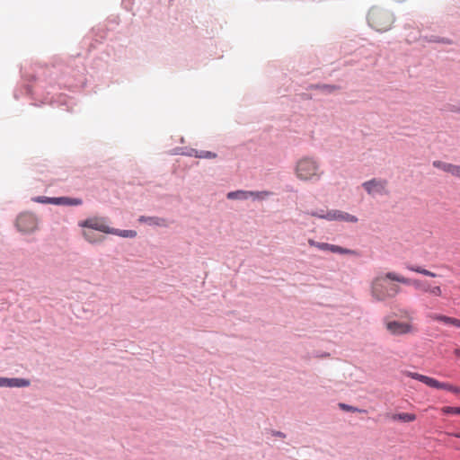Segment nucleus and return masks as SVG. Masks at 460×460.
<instances>
[{
  "label": "nucleus",
  "mask_w": 460,
  "mask_h": 460,
  "mask_svg": "<svg viewBox=\"0 0 460 460\" xmlns=\"http://www.w3.org/2000/svg\"><path fill=\"white\" fill-rule=\"evenodd\" d=\"M426 39H427V40L429 42H438V43H439V40H440V37L435 36V35H431L429 37H427Z\"/></svg>",
  "instance_id": "473e14b6"
},
{
  "label": "nucleus",
  "mask_w": 460,
  "mask_h": 460,
  "mask_svg": "<svg viewBox=\"0 0 460 460\" xmlns=\"http://www.w3.org/2000/svg\"><path fill=\"white\" fill-rule=\"evenodd\" d=\"M406 269L409 270L410 271L417 272V273L422 274L424 276H428V277H431V278L437 277L436 273L429 271L426 269H423L420 266L407 264Z\"/></svg>",
  "instance_id": "4be33fe9"
},
{
  "label": "nucleus",
  "mask_w": 460,
  "mask_h": 460,
  "mask_svg": "<svg viewBox=\"0 0 460 460\" xmlns=\"http://www.w3.org/2000/svg\"><path fill=\"white\" fill-rule=\"evenodd\" d=\"M273 435L279 438H286V435L281 431H275Z\"/></svg>",
  "instance_id": "e433bc0d"
},
{
  "label": "nucleus",
  "mask_w": 460,
  "mask_h": 460,
  "mask_svg": "<svg viewBox=\"0 0 460 460\" xmlns=\"http://www.w3.org/2000/svg\"><path fill=\"white\" fill-rule=\"evenodd\" d=\"M5 386V377L0 376V387Z\"/></svg>",
  "instance_id": "58836bf2"
},
{
  "label": "nucleus",
  "mask_w": 460,
  "mask_h": 460,
  "mask_svg": "<svg viewBox=\"0 0 460 460\" xmlns=\"http://www.w3.org/2000/svg\"><path fill=\"white\" fill-rule=\"evenodd\" d=\"M271 192L267 190H261V191H253V190H248V196L249 199H252V200H263L267 199Z\"/></svg>",
  "instance_id": "5701e85b"
},
{
  "label": "nucleus",
  "mask_w": 460,
  "mask_h": 460,
  "mask_svg": "<svg viewBox=\"0 0 460 460\" xmlns=\"http://www.w3.org/2000/svg\"><path fill=\"white\" fill-rule=\"evenodd\" d=\"M339 407L341 410L346 411H351V412H360V411H362V410H360V409H358L357 407H354L352 405L346 404V403H343V402L339 403Z\"/></svg>",
  "instance_id": "c756f323"
},
{
  "label": "nucleus",
  "mask_w": 460,
  "mask_h": 460,
  "mask_svg": "<svg viewBox=\"0 0 460 460\" xmlns=\"http://www.w3.org/2000/svg\"><path fill=\"white\" fill-rule=\"evenodd\" d=\"M83 199L73 197H57V206H81Z\"/></svg>",
  "instance_id": "ddd939ff"
},
{
  "label": "nucleus",
  "mask_w": 460,
  "mask_h": 460,
  "mask_svg": "<svg viewBox=\"0 0 460 460\" xmlns=\"http://www.w3.org/2000/svg\"><path fill=\"white\" fill-rule=\"evenodd\" d=\"M407 376L411 377V379L420 381L426 385L436 388V389H443L448 392H451L453 394H460V387L456 386L450 383L447 382H440L433 377L419 374L416 372H408Z\"/></svg>",
  "instance_id": "39448f33"
},
{
  "label": "nucleus",
  "mask_w": 460,
  "mask_h": 460,
  "mask_svg": "<svg viewBox=\"0 0 460 460\" xmlns=\"http://www.w3.org/2000/svg\"><path fill=\"white\" fill-rule=\"evenodd\" d=\"M367 22L377 31H386L394 22V15L378 7H372L367 14Z\"/></svg>",
  "instance_id": "20e7f679"
},
{
  "label": "nucleus",
  "mask_w": 460,
  "mask_h": 460,
  "mask_svg": "<svg viewBox=\"0 0 460 460\" xmlns=\"http://www.w3.org/2000/svg\"><path fill=\"white\" fill-rule=\"evenodd\" d=\"M31 73L22 69V76L27 83L22 91L36 100L40 92L46 88L44 82L49 79V87L54 88L57 84L59 88L68 89L83 87L86 84L85 67L80 55L70 58L67 61H60L51 66H37L31 68Z\"/></svg>",
  "instance_id": "f257e3e1"
},
{
  "label": "nucleus",
  "mask_w": 460,
  "mask_h": 460,
  "mask_svg": "<svg viewBox=\"0 0 460 460\" xmlns=\"http://www.w3.org/2000/svg\"><path fill=\"white\" fill-rule=\"evenodd\" d=\"M433 319L438 322L443 323L446 325H453L454 321H455L454 317H450V316H447V315H443V314H436L433 317Z\"/></svg>",
  "instance_id": "bb28decb"
},
{
  "label": "nucleus",
  "mask_w": 460,
  "mask_h": 460,
  "mask_svg": "<svg viewBox=\"0 0 460 460\" xmlns=\"http://www.w3.org/2000/svg\"><path fill=\"white\" fill-rule=\"evenodd\" d=\"M226 198L231 200H246L249 199L248 190H237L229 191L226 194Z\"/></svg>",
  "instance_id": "6ab92c4d"
},
{
  "label": "nucleus",
  "mask_w": 460,
  "mask_h": 460,
  "mask_svg": "<svg viewBox=\"0 0 460 460\" xmlns=\"http://www.w3.org/2000/svg\"><path fill=\"white\" fill-rule=\"evenodd\" d=\"M412 286L417 290H421L423 292L428 293L429 283L420 279H414V281H412Z\"/></svg>",
  "instance_id": "a878e982"
},
{
  "label": "nucleus",
  "mask_w": 460,
  "mask_h": 460,
  "mask_svg": "<svg viewBox=\"0 0 460 460\" xmlns=\"http://www.w3.org/2000/svg\"><path fill=\"white\" fill-rule=\"evenodd\" d=\"M139 223L146 224L150 226H160L165 227L167 226V221L164 217H147V216H140L137 219Z\"/></svg>",
  "instance_id": "9b49d317"
},
{
  "label": "nucleus",
  "mask_w": 460,
  "mask_h": 460,
  "mask_svg": "<svg viewBox=\"0 0 460 460\" xmlns=\"http://www.w3.org/2000/svg\"><path fill=\"white\" fill-rule=\"evenodd\" d=\"M428 293H429V294H431V295H433L435 296H440L442 295V290H441V288L439 286L431 287L429 285Z\"/></svg>",
  "instance_id": "7c9ffc66"
},
{
  "label": "nucleus",
  "mask_w": 460,
  "mask_h": 460,
  "mask_svg": "<svg viewBox=\"0 0 460 460\" xmlns=\"http://www.w3.org/2000/svg\"><path fill=\"white\" fill-rule=\"evenodd\" d=\"M439 43H443V44H452L453 41L448 39V38H443V37H440V40H439Z\"/></svg>",
  "instance_id": "f704fd0d"
},
{
  "label": "nucleus",
  "mask_w": 460,
  "mask_h": 460,
  "mask_svg": "<svg viewBox=\"0 0 460 460\" xmlns=\"http://www.w3.org/2000/svg\"><path fill=\"white\" fill-rule=\"evenodd\" d=\"M387 330L394 335H402L412 332L413 327L408 323L391 321L386 324Z\"/></svg>",
  "instance_id": "1a4fd4ad"
},
{
  "label": "nucleus",
  "mask_w": 460,
  "mask_h": 460,
  "mask_svg": "<svg viewBox=\"0 0 460 460\" xmlns=\"http://www.w3.org/2000/svg\"><path fill=\"white\" fill-rule=\"evenodd\" d=\"M71 100L68 99L66 95H59L57 100L53 101L52 97L49 98L48 96L43 97L41 101L42 103L50 102L51 104L58 103L60 106H66L67 111H70L69 103Z\"/></svg>",
  "instance_id": "f3484780"
},
{
  "label": "nucleus",
  "mask_w": 460,
  "mask_h": 460,
  "mask_svg": "<svg viewBox=\"0 0 460 460\" xmlns=\"http://www.w3.org/2000/svg\"><path fill=\"white\" fill-rule=\"evenodd\" d=\"M385 278H387L389 280L396 281V282H399V283H402L404 285H408V286L409 285L412 286V281H414V279L404 278V277L400 276L397 273L393 272V271L387 272L385 274Z\"/></svg>",
  "instance_id": "aec40b11"
},
{
  "label": "nucleus",
  "mask_w": 460,
  "mask_h": 460,
  "mask_svg": "<svg viewBox=\"0 0 460 460\" xmlns=\"http://www.w3.org/2000/svg\"><path fill=\"white\" fill-rule=\"evenodd\" d=\"M455 354L456 357L460 358V347L455 349Z\"/></svg>",
  "instance_id": "ea45409f"
},
{
  "label": "nucleus",
  "mask_w": 460,
  "mask_h": 460,
  "mask_svg": "<svg viewBox=\"0 0 460 460\" xmlns=\"http://www.w3.org/2000/svg\"><path fill=\"white\" fill-rule=\"evenodd\" d=\"M456 437L460 438V433H459V434H457V435H456Z\"/></svg>",
  "instance_id": "c03bdc74"
},
{
  "label": "nucleus",
  "mask_w": 460,
  "mask_h": 460,
  "mask_svg": "<svg viewBox=\"0 0 460 460\" xmlns=\"http://www.w3.org/2000/svg\"><path fill=\"white\" fill-rule=\"evenodd\" d=\"M458 107H460V105H452L450 111H452V110H457Z\"/></svg>",
  "instance_id": "a19ab883"
},
{
  "label": "nucleus",
  "mask_w": 460,
  "mask_h": 460,
  "mask_svg": "<svg viewBox=\"0 0 460 460\" xmlns=\"http://www.w3.org/2000/svg\"><path fill=\"white\" fill-rule=\"evenodd\" d=\"M84 238H85L89 243H95V242H96V240H94V239L93 238L92 234H88V233L84 232Z\"/></svg>",
  "instance_id": "72a5a7b5"
},
{
  "label": "nucleus",
  "mask_w": 460,
  "mask_h": 460,
  "mask_svg": "<svg viewBox=\"0 0 460 460\" xmlns=\"http://www.w3.org/2000/svg\"><path fill=\"white\" fill-rule=\"evenodd\" d=\"M391 420L394 421H401L403 423L412 422L416 420V415L410 412L394 413L391 415Z\"/></svg>",
  "instance_id": "dca6fc26"
},
{
  "label": "nucleus",
  "mask_w": 460,
  "mask_h": 460,
  "mask_svg": "<svg viewBox=\"0 0 460 460\" xmlns=\"http://www.w3.org/2000/svg\"><path fill=\"white\" fill-rule=\"evenodd\" d=\"M323 172L318 162L310 156L299 159L296 165V174L302 181H316L320 180Z\"/></svg>",
  "instance_id": "f03ea898"
},
{
  "label": "nucleus",
  "mask_w": 460,
  "mask_h": 460,
  "mask_svg": "<svg viewBox=\"0 0 460 460\" xmlns=\"http://www.w3.org/2000/svg\"><path fill=\"white\" fill-rule=\"evenodd\" d=\"M199 152V150H197L194 148H190L188 151L182 152V155H187V156H194V157L198 158Z\"/></svg>",
  "instance_id": "2f4dec72"
},
{
  "label": "nucleus",
  "mask_w": 460,
  "mask_h": 460,
  "mask_svg": "<svg viewBox=\"0 0 460 460\" xmlns=\"http://www.w3.org/2000/svg\"><path fill=\"white\" fill-rule=\"evenodd\" d=\"M111 234H115L123 238H134L137 236V232L135 230H120L111 227Z\"/></svg>",
  "instance_id": "412c9836"
},
{
  "label": "nucleus",
  "mask_w": 460,
  "mask_h": 460,
  "mask_svg": "<svg viewBox=\"0 0 460 460\" xmlns=\"http://www.w3.org/2000/svg\"><path fill=\"white\" fill-rule=\"evenodd\" d=\"M442 412L447 415L460 414V407L445 406L442 408Z\"/></svg>",
  "instance_id": "cd10ccee"
},
{
  "label": "nucleus",
  "mask_w": 460,
  "mask_h": 460,
  "mask_svg": "<svg viewBox=\"0 0 460 460\" xmlns=\"http://www.w3.org/2000/svg\"><path fill=\"white\" fill-rule=\"evenodd\" d=\"M31 199L37 203L57 205V197L36 196Z\"/></svg>",
  "instance_id": "b1692460"
},
{
  "label": "nucleus",
  "mask_w": 460,
  "mask_h": 460,
  "mask_svg": "<svg viewBox=\"0 0 460 460\" xmlns=\"http://www.w3.org/2000/svg\"><path fill=\"white\" fill-rule=\"evenodd\" d=\"M308 215L312 217H315L322 219H326L328 221H332V210H325L323 208L312 210L310 212H307Z\"/></svg>",
  "instance_id": "a211bd4d"
},
{
  "label": "nucleus",
  "mask_w": 460,
  "mask_h": 460,
  "mask_svg": "<svg viewBox=\"0 0 460 460\" xmlns=\"http://www.w3.org/2000/svg\"><path fill=\"white\" fill-rule=\"evenodd\" d=\"M452 111L460 113V106L457 108V110H452Z\"/></svg>",
  "instance_id": "37998d69"
},
{
  "label": "nucleus",
  "mask_w": 460,
  "mask_h": 460,
  "mask_svg": "<svg viewBox=\"0 0 460 460\" xmlns=\"http://www.w3.org/2000/svg\"><path fill=\"white\" fill-rule=\"evenodd\" d=\"M453 326L460 328V319L455 318Z\"/></svg>",
  "instance_id": "4c0bfd02"
},
{
  "label": "nucleus",
  "mask_w": 460,
  "mask_h": 460,
  "mask_svg": "<svg viewBox=\"0 0 460 460\" xmlns=\"http://www.w3.org/2000/svg\"><path fill=\"white\" fill-rule=\"evenodd\" d=\"M308 243L310 246L316 247L317 249L321 251H330L333 253H339V254H356V251L350 250L348 248H344L339 245L331 244L328 243H320L316 242L313 239H309Z\"/></svg>",
  "instance_id": "6e6552de"
},
{
  "label": "nucleus",
  "mask_w": 460,
  "mask_h": 460,
  "mask_svg": "<svg viewBox=\"0 0 460 460\" xmlns=\"http://www.w3.org/2000/svg\"><path fill=\"white\" fill-rule=\"evenodd\" d=\"M37 225L38 219L31 213H22L16 219L17 229L24 234L33 233L37 228Z\"/></svg>",
  "instance_id": "423d86ee"
},
{
  "label": "nucleus",
  "mask_w": 460,
  "mask_h": 460,
  "mask_svg": "<svg viewBox=\"0 0 460 460\" xmlns=\"http://www.w3.org/2000/svg\"><path fill=\"white\" fill-rule=\"evenodd\" d=\"M387 181L382 179H371L362 183V187L364 190L372 196L376 194L385 195L387 194L386 190Z\"/></svg>",
  "instance_id": "0eeeda50"
},
{
  "label": "nucleus",
  "mask_w": 460,
  "mask_h": 460,
  "mask_svg": "<svg viewBox=\"0 0 460 460\" xmlns=\"http://www.w3.org/2000/svg\"><path fill=\"white\" fill-rule=\"evenodd\" d=\"M78 226L81 227L97 230L104 234H110V232H111L110 226H106L103 223L99 222L98 219L87 218L84 221L79 222Z\"/></svg>",
  "instance_id": "9d476101"
},
{
  "label": "nucleus",
  "mask_w": 460,
  "mask_h": 460,
  "mask_svg": "<svg viewBox=\"0 0 460 460\" xmlns=\"http://www.w3.org/2000/svg\"><path fill=\"white\" fill-rule=\"evenodd\" d=\"M343 221V222H350V223H357L358 217L354 215H351L349 213L338 210V209H332V221Z\"/></svg>",
  "instance_id": "f8f14e48"
},
{
  "label": "nucleus",
  "mask_w": 460,
  "mask_h": 460,
  "mask_svg": "<svg viewBox=\"0 0 460 460\" xmlns=\"http://www.w3.org/2000/svg\"><path fill=\"white\" fill-rule=\"evenodd\" d=\"M13 96L15 99H18L19 98V94H18V91H14V93H13Z\"/></svg>",
  "instance_id": "79ce46f5"
},
{
  "label": "nucleus",
  "mask_w": 460,
  "mask_h": 460,
  "mask_svg": "<svg viewBox=\"0 0 460 460\" xmlns=\"http://www.w3.org/2000/svg\"><path fill=\"white\" fill-rule=\"evenodd\" d=\"M454 176L460 179V165H456V169Z\"/></svg>",
  "instance_id": "c9c22d12"
},
{
  "label": "nucleus",
  "mask_w": 460,
  "mask_h": 460,
  "mask_svg": "<svg viewBox=\"0 0 460 460\" xmlns=\"http://www.w3.org/2000/svg\"><path fill=\"white\" fill-rule=\"evenodd\" d=\"M388 279L385 276L376 277L371 285L372 296L376 301H385L387 298L395 296L400 288L395 284H390L386 280Z\"/></svg>",
  "instance_id": "7ed1b4c3"
},
{
  "label": "nucleus",
  "mask_w": 460,
  "mask_h": 460,
  "mask_svg": "<svg viewBox=\"0 0 460 460\" xmlns=\"http://www.w3.org/2000/svg\"><path fill=\"white\" fill-rule=\"evenodd\" d=\"M217 157V154L211 151L199 150L198 158L213 159Z\"/></svg>",
  "instance_id": "c85d7f7f"
},
{
  "label": "nucleus",
  "mask_w": 460,
  "mask_h": 460,
  "mask_svg": "<svg viewBox=\"0 0 460 460\" xmlns=\"http://www.w3.org/2000/svg\"><path fill=\"white\" fill-rule=\"evenodd\" d=\"M314 88L321 90L324 93H332L337 91L340 87L336 84H316Z\"/></svg>",
  "instance_id": "393cba45"
},
{
  "label": "nucleus",
  "mask_w": 460,
  "mask_h": 460,
  "mask_svg": "<svg viewBox=\"0 0 460 460\" xmlns=\"http://www.w3.org/2000/svg\"><path fill=\"white\" fill-rule=\"evenodd\" d=\"M432 165L437 169L442 170L443 172L452 174L453 176L455 175L456 164L436 160V161H433Z\"/></svg>",
  "instance_id": "2eb2a0df"
},
{
  "label": "nucleus",
  "mask_w": 460,
  "mask_h": 460,
  "mask_svg": "<svg viewBox=\"0 0 460 460\" xmlns=\"http://www.w3.org/2000/svg\"><path fill=\"white\" fill-rule=\"evenodd\" d=\"M30 385V381L25 378L20 377H5L4 387H27Z\"/></svg>",
  "instance_id": "4468645a"
}]
</instances>
